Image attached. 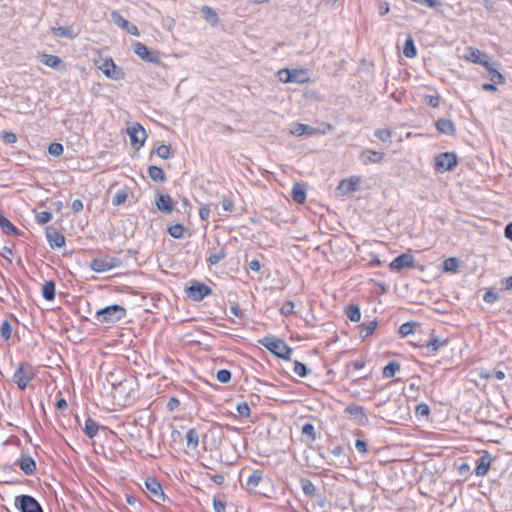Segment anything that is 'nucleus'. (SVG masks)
I'll return each instance as SVG.
<instances>
[{
    "mask_svg": "<svg viewBox=\"0 0 512 512\" xmlns=\"http://www.w3.org/2000/svg\"><path fill=\"white\" fill-rule=\"evenodd\" d=\"M263 473L261 470H254L248 476L245 483H241L242 487L245 488L248 492H254L256 487L262 481Z\"/></svg>",
    "mask_w": 512,
    "mask_h": 512,
    "instance_id": "2eb2a0df",
    "label": "nucleus"
},
{
    "mask_svg": "<svg viewBox=\"0 0 512 512\" xmlns=\"http://www.w3.org/2000/svg\"><path fill=\"white\" fill-rule=\"evenodd\" d=\"M302 491L306 496L313 497L316 494V487L308 478H301L300 480Z\"/></svg>",
    "mask_w": 512,
    "mask_h": 512,
    "instance_id": "4c0bfd02",
    "label": "nucleus"
},
{
    "mask_svg": "<svg viewBox=\"0 0 512 512\" xmlns=\"http://www.w3.org/2000/svg\"><path fill=\"white\" fill-rule=\"evenodd\" d=\"M279 80L284 83H289L290 81L287 78H290V70L282 69L278 72Z\"/></svg>",
    "mask_w": 512,
    "mask_h": 512,
    "instance_id": "774afa93",
    "label": "nucleus"
},
{
    "mask_svg": "<svg viewBox=\"0 0 512 512\" xmlns=\"http://www.w3.org/2000/svg\"><path fill=\"white\" fill-rule=\"evenodd\" d=\"M415 413L417 417H427L430 413V408L425 403H420L415 408Z\"/></svg>",
    "mask_w": 512,
    "mask_h": 512,
    "instance_id": "5fc2aeb1",
    "label": "nucleus"
},
{
    "mask_svg": "<svg viewBox=\"0 0 512 512\" xmlns=\"http://www.w3.org/2000/svg\"><path fill=\"white\" fill-rule=\"evenodd\" d=\"M403 54L408 58H413L417 54L414 40H413L412 36H410V35L408 36V38L406 39V41L404 43Z\"/></svg>",
    "mask_w": 512,
    "mask_h": 512,
    "instance_id": "58836bf2",
    "label": "nucleus"
},
{
    "mask_svg": "<svg viewBox=\"0 0 512 512\" xmlns=\"http://www.w3.org/2000/svg\"><path fill=\"white\" fill-rule=\"evenodd\" d=\"M42 296L47 301L55 298V283L52 280L46 281L42 286Z\"/></svg>",
    "mask_w": 512,
    "mask_h": 512,
    "instance_id": "72a5a7b5",
    "label": "nucleus"
},
{
    "mask_svg": "<svg viewBox=\"0 0 512 512\" xmlns=\"http://www.w3.org/2000/svg\"><path fill=\"white\" fill-rule=\"evenodd\" d=\"M12 334V326L8 320H4L0 326V335L3 339L8 340Z\"/></svg>",
    "mask_w": 512,
    "mask_h": 512,
    "instance_id": "3c124183",
    "label": "nucleus"
},
{
    "mask_svg": "<svg viewBox=\"0 0 512 512\" xmlns=\"http://www.w3.org/2000/svg\"><path fill=\"white\" fill-rule=\"evenodd\" d=\"M0 227L3 233L7 235H15L19 236L22 232L12 224L10 220H8L3 214L0 213Z\"/></svg>",
    "mask_w": 512,
    "mask_h": 512,
    "instance_id": "b1692460",
    "label": "nucleus"
},
{
    "mask_svg": "<svg viewBox=\"0 0 512 512\" xmlns=\"http://www.w3.org/2000/svg\"><path fill=\"white\" fill-rule=\"evenodd\" d=\"M231 372L227 369H221L217 372L216 378L221 383H228L231 380Z\"/></svg>",
    "mask_w": 512,
    "mask_h": 512,
    "instance_id": "6e6d98bb",
    "label": "nucleus"
},
{
    "mask_svg": "<svg viewBox=\"0 0 512 512\" xmlns=\"http://www.w3.org/2000/svg\"><path fill=\"white\" fill-rule=\"evenodd\" d=\"M291 194H292L293 200L299 204L304 203L306 200V190L299 183L294 184Z\"/></svg>",
    "mask_w": 512,
    "mask_h": 512,
    "instance_id": "2f4dec72",
    "label": "nucleus"
},
{
    "mask_svg": "<svg viewBox=\"0 0 512 512\" xmlns=\"http://www.w3.org/2000/svg\"><path fill=\"white\" fill-rule=\"evenodd\" d=\"M259 343L268 351L281 359L289 360L291 358L292 348L288 346L282 339L276 338L274 336H266L260 339Z\"/></svg>",
    "mask_w": 512,
    "mask_h": 512,
    "instance_id": "f257e3e1",
    "label": "nucleus"
},
{
    "mask_svg": "<svg viewBox=\"0 0 512 512\" xmlns=\"http://www.w3.org/2000/svg\"><path fill=\"white\" fill-rule=\"evenodd\" d=\"M391 134L392 133L389 129H378L375 132V136L383 142L388 141L391 137Z\"/></svg>",
    "mask_w": 512,
    "mask_h": 512,
    "instance_id": "bf43d9fd",
    "label": "nucleus"
},
{
    "mask_svg": "<svg viewBox=\"0 0 512 512\" xmlns=\"http://www.w3.org/2000/svg\"><path fill=\"white\" fill-rule=\"evenodd\" d=\"M301 432L303 435L307 436L310 441H315L317 438L315 428L311 423H305L301 428Z\"/></svg>",
    "mask_w": 512,
    "mask_h": 512,
    "instance_id": "de8ad7c7",
    "label": "nucleus"
},
{
    "mask_svg": "<svg viewBox=\"0 0 512 512\" xmlns=\"http://www.w3.org/2000/svg\"><path fill=\"white\" fill-rule=\"evenodd\" d=\"M103 73L114 80H119L123 76V72L119 69H117L115 63L112 59L106 60L102 67Z\"/></svg>",
    "mask_w": 512,
    "mask_h": 512,
    "instance_id": "a211bd4d",
    "label": "nucleus"
},
{
    "mask_svg": "<svg viewBox=\"0 0 512 512\" xmlns=\"http://www.w3.org/2000/svg\"><path fill=\"white\" fill-rule=\"evenodd\" d=\"M14 505L20 512H43L39 502L30 495L16 496Z\"/></svg>",
    "mask_w": 512,
    "mask_h": 512,
    "instance_id": "423d86ee",
    "label": "nucleus"
},
{
    "mask_svg": "<svg viewBox=\"0 0 512 512\" xmlns=\"http://www.w3.org/2000/svg\"><path fill=\"white\" fill-rule=\"evenodd\" d=\"M134 53L142 60L155 65L161 64V56L158 51L150 50L144 43L136 42L134 44Z\"/></svg>",
    "mask_w": 512,
    "mask_h": 512,
    "instance_id": "0eeeda50",
    "label": "nucleus"
},
{
    "mask_svg": "<svg viewBox=\"0 0 512 512\" xmlns=\"http://www.w3.org/2000/svg\"><path fill=\"white\" fill-rule=\"evenodd\" d=\"M127 315L126 309L118 304H113L99 309L95 314L96 321L106 324H114Z\"/></svg>",
    "mask_w": 512,
    "mask_h": 512,
    "instance_id": "f03ea898",
    "label": "nucleus"
},
{
    "mask_svg": "<svg viewBox=\"0 0 512 512\" xmlns=\"http://www.w3.org/2000/svg\"><path fill=\"white\" fill-rule=\"evenodd\" d=\"M457 162L458 158L454 152L440 153L435 157L434 169L439 172L452 171Z\"/></svg>",
    "mask_w": 512,
    "mask_h": 512,
    "instance_id": "39448f33",
    "label": "nucleus"
},
{
    "mask_svg": "<svg viewBox=\"0 0 512 512\" xmlns=\"http://www.w3.org/2000/svg\"><path fill=\"white\" fill-rule=\"evenodd\" d=\"M156 154L162 159H169L170 157L173 156L171 147L169 145H164V144L157 147Z\"/></svg>",
    "mask_w": 512,
    "mask_h": 512,
    "instance_id": "09e8293b",
    "label": "nucleus"
},
{
    "mask_svg": "<svg viewBox=\"0 0 512 512\" xmlns=\"http://www.w3.org/2000/svg\"><path fill=\"white\" fill-rule=\"evenodd\" d=\"M122 261L116 257L105 256L103 258H94L91 260L89 267L97 273L107 272L121 266Z\"/></svg>",
    "mask_w": 512,
    "mask_h": 512,
    "instance_id": "20e7f679",
    "label": "nucleus"
},
{
    "mask_svg": "<svg viewBox=\"0 0 512 512\" xmlns=\"http://www.w3.org/2000/svg\"><path fill=\"white\" fill-rule=\"evenodd\" d=\"M222 207L225 211H232L234 209V203L229 197H224Z\"/></svg>",
    "mask_w": 512,
    "mask_h": 512,
    "instance_id": "338daca9",
    "label": "nucleus"
},
{
    "mask_svg": "<svg viewBox=\"0 0 512 512\" xmlns=\"http://www.w3.org/2000/svg\"><path fill=\"white\" fill-rule=\"evenodd\" d=\"M415 259L410 253H403L397 256L390 264L389 268L392 271L399 272L404 268H415Z\"/></svg>",
    "mask_w": 512,
    "mask_h": 512,
    "instance_id": "9d476101",
    "label": "nucleus"
},
{
    "mask_svg": "<svg viewBox=\"0 0 512 512\" xmlns=\"http://www.w3.org/2000/svg\"><path fill=\"white\" fill-rule=\"evenodd\" d=\"M468 59L471 60L473 63L480 64L482 66L489 65V61L491 60L488 54L472 47L469 48Z\"/></svg>",
    "mask_w": 512,
    "mask_h": 512,
    "instance_id": "aec40b11",
    "label": "nucleus"
},
{
    "mask_svg": "<svg viewBox=\"0 0 512 512\" xmlns=\"http://www.w3.org/2000/svg\"><path fill=\"white\" fill-rule=\"evenodd\" d=\"M201 12H202V15H203V18L205 19V21L208 22L209 24H211V26L218 25L219 17H218L217 12L214 9H212L211 7H209L207 5H204L201 8Z\"/></svg>",
    "mask_w": 512,
    "mask_h": 512,
    "instance_id": "393cba45",
    "label": "nucleus"
},
{
    "mask_svg": "<svg viewBox=\"0 0 512 512\" xmlns=\"http://www.w3.org/2000/svg\"><path fill=\"white\" fill-rule=\"evenodd\" d=\"M128 198V191L127 189H121L119 190L112 198V204L114 206H119L123 204Z\"/></svg>",
    "mask_w": 512,
    "mask_h": 512,
    "instance_id": "49530a36",
    "label": "nucleus"
},
{
    "mask_svg": "<svg viewBox=\"0 0 512 512\" xmlns=\"http://www.w3.org/2000/svg\"><path fill=\"white\" fill-rule=\"evenodd\" d=\"M294 302L293 301H287L285 302L282 307L280 308V312L284 316H289L293 313L294 309Z\"/></svg>",
    "mask_w": 512,
    "mask_h": 512,
    "instance_id": "052dcab7",
    "label": "nucleus"
},
{
    "mask_svg": "<svg viewBox=\"0 0 512 512\" xmlns=\"http://www.w3.org/2000/svg\"><path fill=\"white\" fill-rule=\"evenodd\" d=\"M63 145L61 143H51L48 147V152L53 156H60L63 153Z\"/></svg>",
    "mask_w": 512,
    "mask_h": 512,
    "instance_id": "4d7b16f0",
    "label": "nucleus"
},
{
    "mask_svg": "<svg viewBox=\"0 0 512 512\" xmlns=\"http://www.w3.org/2000/svg\"><path fill=\"white\" fill-rule=\"evenodd\" d=\"M345 412L349 413L350 415L354 416L359 425L365 426L368 424L369 419L365 413L364 407L360 405H349L345 408Z\"/></svg>",
    "mask_w": 512,
    "mask_h": 512,
    "instance_id": "4468645a",
    "label": "nucleus"
},
{
    "mask_svg": "<svg viewBox=\"0 0 512 512\" xmlns=\"http://www.w3.org/2000/svg\"><path fill=\"white\" fill-rule=\"evenodd\" d=\"M483 300L486 303H493L496 300H498V294L496 292H494L493 290H487L484 293Z\"/></svg>",
    "mask_w": 512,
    "mask_h": 512,
    "instance_id": "e2e57ef3",
    "label": "nucleus"
},
{
    "mask_svg": "<svg viewBox=\"0 0 512 512\" xmlns=\"http://www.w3.org/2000/svg\"><path fill=\"white\" fill-rule=\"evenodd\" d=\"M384 153L380 151L365 150L361 153L360 158L364 164L379 163L384 158Z\"/></svg>",
    "mask_w": 512,
    "mask_h": 512,
    "instance_id": "5701e85b",
    "label": "nucleus"
},
{
    "mask_svg": "<svg viewBox=\"0 0 512 512\" xmlns=\"http://www.w3.org/2000/svg\"><path fill=\"white\" fill-rule=\"evenodd\" d=\"M291 133L296 136H302L305 134L314 135L317 133V129L306 124L296 123L291 130Z\"/></svg>",
    "mask_w": 512,
    "mask_h": 512,
    "instance_id": "bb28decb",
    "label": "nucleus"
},
{
    "mask_svg": "<svg viewBox=\"0 0 512 512\" xmlns=\"http://www.w3.org/2000/svg\"><path fill=\"white\" fill-rule=\"evenodd\" d=\"M51 32L55 37H59V38L73 39L76 36L74 33V30L71 27H64V26L52 27Z\"/></svg>",
    "mask_w": 512,
    "mask_h": 512,
    "instance_id": "cd10ccee",
    "label": "nucleus"
},
{
    "mask_svg": "<svg viewBox=\"0 0 512 512\" xmlns=\"http://www.w3.org/2000/svg\"><path fill=\"white\" fill-rule=\"evenodd\" d=\"M46 237L52 249L65 245V236L54 227L46 228Z\"/></svg>",
    "mask_w": 512,
    "mask_h": 512,
    "instance_id": "f8f14e48",
    "label": "nucleus"
},
{
    "mask_svg": "<svg viewBox=\"0 0 512 512\" xmlns=\"http://www.w3.org/2000/svg\"><path fill=\"white\" fill-rule=\"evenodd\" d=\"M345 314L352 322H358L361 318V311L358 305L350 304L345 308Z\"/></svg>",
    "mask_w": 512,
    "mask_h": 512,
    "instance_id": "c9c22d12",
    "label": "nucleus"
},
{
    "mask_svg": "<svg viewBox=\"0 0 512 512\" xmlns=\"http://www.w3.org/2000/svg\"><path fill=\"white\" fill-rule=\"evenodd\" d=\"M186 293L190 299L199 302L206 296L210 295L212 293V289L204 283L195 281L186 288Z\"/></svg>",
    "mask_w": 512,
    "mask_h": 512,
    "instance_id": "6e6552de",
    "label": "nucleus"
},
{
    "mask_svg": "<svg viewBox=\"0 0 512 512\" xmlns=\"http://www.w3.org/2000/svg\"><path fill=\"white\" fill-rule=\"evenodd\" d=\"M35 377L31 364L24 362L19 365L13 375V380L21 391H24L28 383Z\"/></svg>",
    "mask_w": 512,
    "mask_h": 512,
    "instance_id": "7ed1b4c3",
    "label": "nucleus"
},
{
    "mask_svg": "<svg viewBox=\"0 0 512 512\" xmlns=\"http://www.w3.org/2000/svg\"><path fill=\"white\" fill-rule=\"evenodd\" d=\"M2 139L6 144H14L17 141V136L13 132L3 131Z\"/></svg>",
    "mask_w": 512,
    "mask_h": 512,
    "instance_id": "680f3d73",
    "label": "nucleus"
},
{
    "mask_svg": "<svg viewBox=\"0 0 512 512\" xmlns=\"http://www.w3.org/2000/svg\"><path fill=\"white\" fill-rule=\"evenodd\" d=\"M376 327H377V321H375V320L369 322L367 325H362L361 330L359 332V337L364 339V338L370 336L371 334H373Z\"/></svg>",
    "mask_w": 512,
    "mask_h": 512,
    "instance_id": "c03bdc74",
    "label": "nucleus"
},
{
    "mask_svg": "<svg viewBox=\"0 0 512 512\" xmlns=\"http://www.w3.org/2000/svg\"><path fill=\"white\" fill-rule=\"evenodd\" d=\"M436 129L445 135H454L456 128L454 123L450 119L440 118L435 123Z\"/></svg>",
    "mask_w": 512,
    "mask_h": 512,
    "instance_id": "4be33fe9",
    "label": "nucleus"
},
{
    "mask_svg": "<svg viewBox=\"0 0 512 512\" xmlns=\"http://www.w3.org/2000/svg\"><path fill=\"white\" fill-rule=\"evenodd\" d=\"M185 228L182 224L177 223L168 228V233L175 239H182L184 237Z\"/></svg>",
    "mask_w": 512,
    "mask_h": 512,
    "instance_id": "79ce46f5",
    "label": "nucleus"
},
{
    "mask_svg": "<svg viewBox=\"0 0 512 512\" xmlns=\"http://www.w3.org/2000/svg\"><path fill=\"white\" fill-rule=\"evenodd\" d=\"M400 369V364L398 362L392 361L389 362L383 369V377L390 378L395 375L397 371Z\"/></svg>",
    "mask_w": 512,
    "mask_h": 512,
    "instance_id": "37998d69",
    "label": "nucleus"
},
{
    "mask_svg": "<svg viewBox=\"0 0 512 512\" xmlns=\"http://www.w3.org/2000/svg\"><path fill=\"white\" fill-rule=\"evenodd\" d=\"M361 179L359 177H350L340 181L337 189L343 194H349L355 192L360 187Z\"/></svg>",
    "mask_w": 512,
    "mask_h": 512,
    "instance_id": "ddd939ff",
    "label": "nucleus"
},
{
    "mask_svg": "<svg viewBox=\"0 0 512 512\" xmlns=\"http://www.w3.org/2000/svg\"><path fill=\"white\" fill-rule=\"evenodd\" d=\"M459 268V260L455 257L447 258L443 261V270L445 272H457Z\"/></svg>",
    "mask_w": 512,
    "mask_h": 512,
    "instance_id": "a19ab883",
    "label": "nucleus"
},
{
    "mask_svg": "<svg viewBox=\"0 0 512 512\" xmlns=\"http://www.w3.org/2000/svg\"><path fill=\"white\" fill-rule=\"evenodd\" d=\"M99 425L92 418L88 417L85 421L84 432L89 438H93L97 435Z\"/></svg>",
    "mask_w": 512,
    "mask_h": 512,
    "instance_id": "f704fd0d",
    "label": "nucleus"
},
{
    "mask_svg": "<svg viewBox=\"0 0 512 512\" xmlns=\"http://www.w3.org/2000/svg\"><path fill=\"white\" fill-rule=\"evenodd\" d=\"M149 177L158 183H163L166 180L165 173L162 168L152 165L148 168Z\"/></svg>",
    "mask_w": 512,
    "mask_h": 512,
    "instance_id": "c756f323",
    "label": "nucleus"
},
{
    "mask_svg": "<svg viewBox=\"0 0 512 512\" xmlns=\"http://www.w3.org/2000/svg\"><path fill=\"white\" fill-rule=\"evenodd\" d=\"M15 466L19 465L20 469L26 475H32L36 470V462L30 456L22 457L14 462Z\"/></svg>",
    "mask_w": 512,
    "mask_h": 512,
    "instance_id": "6ab92c4d",
    "label": "nucleus"
},
{
    "mask_svg": "<svg viewBox=\"0 0 512 512\" xmlns=\"http://www.w3.org/2000/svg\"><path fill=\"white\" fill-rule=\"evenodd\" d=\"M111 18H112L113 22H114L117 26H119V27H121V28H123V29H125V28H128V27H129V21H128V20H126L124 17H122V16H121L117 11H113V12L111 13Z\"/></svg>",
    "mask_w": 512,
    "mask_h": 512,
    "instance_id": "8fccbe9b",
    "label": "nucleus"
},
{
    "mask_svg": "<svg viewBox=\"0 0 512 512\" xmlns=\"http://www.w3.org/2000/svg\"><path fill=\"white\" fill-rule=\"evenodd\" d=\"M187 446L196 449L199 444V434L195 428H190L186 433Z\"/></svg>",
    "mask_w": 512,
    "mask_h": 512,
    "instance_id": "e433bc0d",
    "label": "nucleus"
},
{
    "mask_svg": "<svg viewBox=\"0 0 512 512\" xmlns=\"http://www.w3.org/2000/svg\"><path fill=\"white\" fill-rule=\"evenodd\" d=\"M448 341L446 339L441 340L434 334H431L430 340L427 342L425 347L432 353L437 352L441 347L446 346Z\"/></svg>",
    "mask_w": 512,
    "mask_h": 512,
    "instance_id": "c85d7f7f",
    "label": "nucleus"
},
{
    "mask_svg": "<svg viewBox=\"0 0 512 512\" xmlns=\"http://www.w3.org/2000/svg\"><path fill=\"white\" fill-rule=\"evenodd\" d=\"M213 508L215 512H225L226 501L224 495H216L213 498Z\"/></svg>",
    "mask_w": 512,
    "mask_h": 512,
    "instance_id": "a18cd8bd",
    "label": "nucleus"
},
{
    "mask_svg": "<svg viewBox=\"0 0 512 512\" xmlns=\"http://www.w3.org/2000/svg\"><path fill=\"white\" fill-rule=\"evenodd\" d=\"M145 487L153 501H165L162 485L156 478L148 477L145 480Z\"/></svg>",
    "mask_w": 512,
    "mask_h": 512,
    "instance_id": "9b49d317",
    "label": "nucleus"
},
{
    "mask_svg": "<svg viewBox=\"0 0 512 512\" xmlns=\"http://www.w3.org/2000/svg\"><path fill=\"white\" fill-rule=\"evenodd\" d=\"M498 64L495 62L489 61V65L484 66L488 72V77L490 78L491 82H494V84H504L505 83V77L498 71L497 68Z\"/></svg>",
    "mask_w": 512,
    "mask_h": 512,
    "instance_id": "412c9836",
    "label": "nucleus"
},
{
    "mask_svg": "<svg viewBox=\"0 0 512 512\" xmlns=\"http://www.w3.org/2000/svg\"><path fill=\"white\" fill-rule=\"evenodd\" d=\"M291 83H305L309 80L307 71L304 69L290 70V78H287Z\"/></svg>",
    "mask_w": 512,
    "mask_h": 512,
    "instance_id": "a878e982",
    "label": "nucleus"
},
{
    "mask_svg": "<svg viewBox=\"0 0 512 512\" xmlns=\"http://www.w3.org/2000/svg\"><path fill=\"white\" fill-rule=\"evenodd\" d=\"M226 255H227L226 248L220 247L218 250H214L213 252H210V254L207 258V262L209 265H216L221 260H223L226 257Z\"/></svg>",
    "mask_w": 512,
    "mask_h": 512,
    "instance_id": "7c9ffc66",
    "label": "nucleus"
},
{
    "mask_svg": "<svg viewBox=\"0 0 512 512\" xmlns=\"http://www.w3.org/2000/svg\"><path fill=\"white\" fill-rule=\"evenodd\" d=\"M418 326H419V323L414 322V321L405 322L399 327L398 332L402 337H406V336L412 334L414 332L415 328Z\"/></svg>",
    "mask_w": 512,
    "mask_h": 512,
    "instance_id": "ea45409f",
    "label": "nucleus"
},
{
    "mask_svg": "<svg viewBox=\"0 0 512 512\" xmlns=\"http://www.w3.org/2000/svg\"><path fill=\"white\" fill-rule=\"evenodd\" d=\"M492 463V457L488 452H485L478 460L477 466L475 469V474L477 476L483 477L487 474L490 465Z\"/></svg>",
    "mask_w": 512,
    "mask_h": 512,
    "instance_id": "dca6fc26",
    "label": "nucleus"
},
{
    "mask_svg": "<svg viewBox=\"0 0 512 512\" xmlns=\"http://www.w3.org/2000/svg\"><path fill=\"white\" fill-rule=\"evenodd\" d=\"M425 103L433 108H437L439 106L440 100L436 95H427L425 96Z\"/></svg>",
    "mask_w": 512,
    "mask_h": 512,
    "instance_id": "0e129e2a",
    "label": "nucleus"
},
{
    "mask_svg": "<svg viewBox=\"0 0 512 512\" xmlns=\"http://www.w3.org/2000/svg\"><path fill=\"white\" fill-rule=\"evenodd\" d=\"M53 215L50 211H42L37 213L36 220L38 224H46L52 219Z\"/></svg>",
    "mask_w": 512,
    "mask_h": 512,
    "instance_id": "864d4df0",
    "label": "nucleus"
},
{
    "mask_svg": "<svg viewBox=\"0 0 512 512\" xmlns=\"http://www.w3.org/2000/svg\"><path fill=\"white\" fill-rule=\"evenodd\" d=\"M355 447H356L357 451L362 453V454L367 453V451H368L367 443L364 440H361V439H357L356 440Z\"/></svg>",
    "mask_w": 512,
    "mask_h": 512,
    "instance_id": "69168bd1",
    "label": "nucleus"
},
{
    "mask_svg": "<svg viewBox=\"0 0 512 512\" xmlns=\"http://www.w3.org/2000/svg\"><path fill=\"white\" fill-rule=\"evenodd\" d=\"M41 62L48 67L53 69H58L62 64V59L59 56L51 55V54H43L41 58Z\"/></svg>",
    "mask_w": 512,
    "mask_h": 512,
    "instance_id": "473e14b6",
    "label": "nucleus"
},
{
    "mask_svg": "<svg viewBox=\"0 0 512 512\" xmlns=\"http://www.w3.org/2000/svg\"><path fill=\"white\" fill-rule=\"evenodd\" d=\"M127 133L130 136V143L133 147L139 149L141 146H143L147 138V134L145 129L139 123H135L128 127Z\"/></svg>",
    "mask_w": 512,
    "mask_h": 512,
    "instance_id": "1a4fd4ad",
    "label": "nucleus"
},
{
    "mask_svg": "<svg viewBox=\"0 0 512 512\" xmlns=\"http://www.w3.org/2000/svg\"><path fill=\"white\" fill-rule=\"evenodd\" d=\"M156 206L165 214H170L174 209L172 198L168 194H160L156 200Z\"/></svg>",
    "mask_w": 512,
    "mask_h": 512,
    "instance_id": "f3484780",
    "label": "nucleus"
},
{
    "mask_svg": "<svg viewBox=\"0 0 512 512\" xmlns=\"http://www.w3.org/2000/svg\"><path fill=\"white\" fill-rule=\"evenodd\" d=\"M236 411L243 417L250 416V407L246 402L238 403L236 406Z\"/></svg>",
    "mask_w": 512,
    "mask_h": 512,
    "instance_id": "13d9d810",
    "label": "nucleus"
},
{
    "mask_svg": "<svg viewBox=\"0 0 512 512\" xmlns=\"http://www.w3.org/2000/svg\"><path fill=\"white\" fill-rule=\"evenodd\" d=\"M293 371L299 375L300 377H305L308 374V368L307 366L299 361L294 362V368Z\"/></svg>",
    "mask_w": 512,
    "mask_h": 512,
    "instance_id": "603ef678",
    "label": "nucleus"
}]
</instances>
